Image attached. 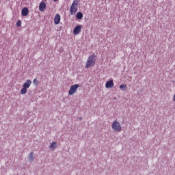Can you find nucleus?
I'll use <instances>...</instances> for the list:
<instances>
[{"label": "nucleus", "instance_id": "obj_7", "mask_svg": "<svg viewBox=\"0 0 175 175\" xmlns=\"http://www.w3.org/2000/svg\"><path fill=\"white\" fill-rule=\"evenodd\" d=\"M60 21H61V16L59 14H57L54 18V23L55 25H58Z\"/></svg>", "mask_w": 175, "mask_h": 175}, {"label": "nucleus", "instance_id": "obj_2", "mask_svg": "<svg viewBox=\"0 0 175 175\" xmlns=\"http://www.w3.org/2000/svg\"><path fill=\"white\" fill-rule=\"evenodd\" d=\"M79 1L74 0L73 3H72L71 7L70 8V13L71 16H75L76 14L78 9H79Z\"/></svg>", "mask_w": 175, "mask_h": 175}, {"label": "nucleus", "instance_id": "obj_15", "mask_svg": "<svg viewBox=\"0 0 175 175\" xmlns=\"http://www.w3.org/2000/svg\"><path fill=\"white\" fill-rule=\"evenodd\" d=\"M16 27H21V21H18L16 22Z\"/></svg>", "mask_w": 175, "mask_h": 175}, {"label": "nucleus", "instance_id": "obj_3", "mask_svg": "<svg viewBox=\"0 0 175 175\" xmlns=\"http://www.w3.org/2000/svg\"><path fill=\"white\" fill-rule=\"evenodd\" d=\"M95 62H96V59H95V56L94 55L89 56L86 62V65L85 66V69H88L92 66H94Z\"/></svg>", "mask_w": 175, "mask_h": 175}, {"label": "nucleus", "instance_id": "obj_12", "mask_svg": "<svg viewBox=\"0 0 175 175\" xmlns=\"http://www.w3.org/2000/svg\"><path fill=\"white\" fill-rule=\"evenodd\" d=\"M76 18H77V20H81V18H83V14L81 13V12H78L77 13Z\"/></svg>", "mask_w": 175, "mask_h": 175}, {"label": "nucleus", "instance_id": "obj_6", "mask_svg": "<svg viewBox=\"0 0 175 175\" xmlns=\"http://www.w3.org/2000/svg\"><path fill=\"white\" fill-rule=\"evenodd\" d=\"M83 28L82 25H77L75 29H73L74 35H79L80 32H81V29Z\"/></svg>", "mask_w": 175, "mask_h": 175}, {"label": "nucleus", "instance_id": "obj_5", "mask_svg": "<svg viewBox=\"0 0 175 175\" xmlns=\"http://www.w3.org/2000/svg\"><path fill=\"white\" fill-rule=\"evenodd\" d=\"M79 87H80L79 84H75L70 86V90H68V95H74L76 94L77 90H79Z\"/></svg>", "mask_w": 175, "mask_h": 175}, {"label": "nucleus", "instance_id": "obj_11", "mask_svg": "<svg viewBox=\"0 0 175 175\" xmlns=\"http://www.w3.org/2000/svg\"><path fill=\"white\" fill-rule=\"evenodd\" d=\"M49 148L50 150H51L52 151H54V150H55V148H57V143L56 142H53L50 144L49 146Z\"/></svg>", "mask_w": 175, "mask_h": 175}, {"label": "nucleus", "instance_id": "obj_10", "mask_svg": "<svg viewBox=\"0 0 175 175\" xmlns=\"http://www.w3.org/2000/svg\"><path fill=\"white\" fill-rule=\"evenodd\" d=\"M44 9H46V3L44 2L41 3L39 5L40 12H44Z\"/></svg>", "mask_w": 175, "mask_h": 175}, {"label": "nucleus", "instance_id": "obj_8", "mask_svg": "<svg viewBox=\"0 0 175 175\" xmlns=\"http://www.w3.org/2000/svg\"><path fill=\"white\" fill-rule=\"evenodd\" d=\"M113 87H114V82L113 80H110L106 82L105 88H113Z\"/></svg>", "mask_w": 175, "mask_h": 175}, {"label": "nucleus", "instance_id": "obj_4", "mask_svg": "<svg viewBox=\"0 0 175 175\" xmlns=\"http://www.w3.org/2000/svg\"><path fill=\"white\" fill-rule=\"evenodd\" d=\"M112 129L114 132H121L122 127L118 121L115 120L112 122Z\"/></svg>", "mask_w": 175, "mask_h": 175}, {"label": "nucleus", "instance_id": "obj_17", "mask_svg": "<svg viewBox=\"0 0 175 175\" xmlns=\"http://www.w3.org/2000/svg\"><path fill=\"white\" fill-rule=\"evenodd\" d=\"M54 1V2H57V1H58V0H53Z\"/></svg>", "mask_w": 175, "mask_h": 175}, {"label": "nucleus", "instance_id": "obj_1", "mask_svg": "<svg viewBox=\"0 0 175 175\" xmlns=\"http://www.w3.org/2000/svg\"><path fill=\"white\" fill-rule=\"evenodd\" d=\"M32 84V81L31 79H27L23 85V88L21 90V95H25L27 94V91L28 88L31 87V85Z\"/></svg>", "mask_w": 175, "mask_h": 175}, {"label": "nucleus", "instance_id": "obj_16", "mask_svg": "<svg viewBox=\"0 0 175 175\" xmlns=\"http://www.w3.org/2000/svg\"><path fill=\"white\" fill-rule=\"evenodd\" d=\"M33 84H36L38 85L39 84V81H38L37 79H34L33 81Z\"/></svg>", "mask_w": 175, "mask_h": 175}, {"label": "nucleus", "instance_id": "obj_9", "mask_svg": "<svg viewBox=\"0 0 175 175\" xmlns=\"http://www.w3.org/2000/svg\"><path fill=\"white\" fill-rule=\"evenodd\" d=\"M29 13V10H28L27 8H24L21 10V14H22V16H28Z\"/></svg>", "mask_w": 175, "mask_h": 175}, {"label": "nucleus", "instance_id": "obj_14", "mask_svg": "<svg viewBox=\"0 0 175 175\" xmlns=\"http://www.w3.org/2000/svg\"><path fill=\"white\" fill-rule=\"evenodd\" d=\"M120 90H126V85L122 84L120 85Z\"/></svg>", "mask_w": 175, "mask_h": 175}, {"label": "nucleus", "instance_id": "obj_13", "mask_svg": "<svg viewBox=\"0 0 175 175\" xmlns=\"http://www.w3.org/2000/svg\"><path fill=\"white\" fill-rule=\"evenodd\" d=\"M29 161H30L31 162H32V161H33V152H31L29 156Z\"/></svg>", "mask_w": 175, "mask_h": 175}]
</instances>
